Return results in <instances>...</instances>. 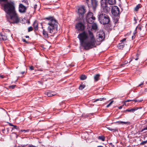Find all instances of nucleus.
I'll return each instance as SVG.
<instances>
[{"mask_svg":"<svg viewBox=\"0 0 147 147\" xmlns=\"http://www.w3.org/2000/svg\"><path fill=\"white\" fill-rule=\"evenodd\" d=\"M29 147H35L34 146H29Z\"/></svg>","mask_w":147,"mask_h":147,"instance_id":"13d9d810","label":"nucleus"},{"mask_svg":"<svg viewBox=\"0 0 147 147\" xmlns=\"http://www.w3.org/2000/svg\"><path fill=\"white\" fill-rule=\"evenodd\" d=\"M119 122V123H123L124 124H127L128 123H129V122H124V121H120V122Z\"/></svg>","mask_w":147,"mask_h":147,"instance_id":"72a5a7b5","label":"nucleus"},{"mask_svg":"<svg viewBox=\"0 0 147 147\" xmlns=\"http://www.w3.org/2000/svg\"><path fill=\"white\" fill-rule=\"evenodd\" d=\"M86 85L82 84L79 86V88L80 90H82L85 87Z\"/></svg>","mask_w":147,"mask_h":147,"instance_id":"393cba45","label":"nucleus"},{"mask_svg":"<svg viewBox=\"0 0 147 147\" xmlns=\"http://www.w3.org/2000/svg\"><path fill=\"white\" fill-rule=\"evenodd\" d=\"M101 5L102 8V12L107 13L110 11V8L107 6V0H102L101 1Z\"/></svg>","mask_w":147,"mask_h":147,"instance_id":"423d86ee","label":"nucleus"},{"mask_svg":"<svg viewBox=\"0 0 147 147\" xmlns=\"http://www.w3.org/2000/svg\"><path fill=\"white\" fill-rule=\"evenodd\" d=\"M80 78L81 80H84L87 77L85 75H82L80 76Z\"/></svg>","mask_w":147,"mask_h":147,"instance_id":"a878e982","label":"nucleus"},{"mask_svg":"<svg viewBox=\"0 0 147 147\" xmlns=\"http://www.w3.org/2000/svg\"><path fill=\"white\" fill-rule=\"evenodd\" d=\"M0 77L1 78H4V76L3 75H0Z\"/></svg>","mask_w":147,"mask_h":147,"instance_id":"37998d69","label":"nucleus"},{"mask_svg":"<svg viewBox=\"0 0 147 147\" xmlns=\"http://www.w3.org/2000/svg\"><path fill=\"white\" fill-rule=\"evenodd\" d=\"M25 37L26 38H29V36H26Z\"/></svg>","mask_w":147,"mask_h":147,"instance_id":"603ef678","label":"nucleus"},{"mask_svg":"<svg viewBox=\"0 0 147 147\" xmlns=\"http://www.w3.org/2000/svg\"><path fill=\"white\" fill-rule=\"evenodd\" d=\"M107 128L109 130L111 131H115V129H112V128H111V127H107Z\"/></svg>","mask_w":147,"mask_h":147,"instance_id":"c85d7f7f","label":"nucleus"},{"mask_svg":"<svg viewBox=\"0 0 147 147\" xmlns=\"http://www.w3.org/2000/svg\"><path fill=\"white\" fill-rule=\"evenodd\" d=\"M9 125L10 126H14V125H13L11 123H9Z\"/></svg>","mask_w":147,"mask_h":147,"instance_id":"c03bdc74","label":"nucleus"},{"mask_svg":"<svg viewBox=\"0 0 147 147\" xmlns=\"http://www.w3.org/2000/svg\"><path fill=\"white\" fill-rule=\"evenodd\" d=\"M7 0H0V1L6 2Z\"/></svg>","mask_w":147,"mask_h":147,"instance_id":"a19ab883","label":"nucleus"},{"mask_svg":"<svg viewBox=\"0 0 147 147\" xmlns=\"http://www.w3.org/2000/svg\"><path fill=\"white\" fill-rule=\"evenodd\" d=\"M146 130H147V126L144 127L140 131L141 132H142Z\"/></svg>","mask_w":147,"mask_h":147,"instance_id":"c756f323","label":"nucleus"},{"mask_svg":"<svg viewBox=\"0 0 147 147\" xmlns=\"http://www.w3.org/2000/svg\"><path fill=\"white\" fill-rule=\"evenodd\" d=\"M88 37L87 34L84 31L79 34L78 36L80 40L81 45L84 48V49L86 50L89 49L88 40H86Z\"/></svg>","mask_w":147,"mask_h":147,"instance_id":"7ed1b4c3","label":"nucleus"},{"mask_svg":"<svg viewBox=\"0 0 147 147\" xmlns=\"http://www.w3.org/2000/svg\"><path fill=\"white\" fill-rule=\"evenodd\" d=\"M141 7V5L140 4H138L135 8L134 10L136 11H138V9Z\"/></svg>","mask_w":147,"mask_h":147,"instance_id":"b1692460","label":"nucleus"},{"mask_svg":"<svg viewBox=\"0 0 147 147\" xmlns=\"http://www.w3.org/2000/svg\"><path fill=\"white\" fill-rule=\"evenodd\" d=\"M146 132V131H145L144 132V133H145V132Z\"/></svg>","mask_w":147,"mask_h":147,"instance_id":"680f3d73","label":"nucleus"},{"mask_svg":"<svg viewBox=\"0 0 147 147\" xmlns=\"http://www.w3.org/2000/svg\"><path fill=\"white\" fill-rule=\"evenodd\" d=\"M98 28L96 24L95 23H93L92 25V29L96 31Z\"/></svg>","mask_w":147,"mask_h":147,"instance_id":"aec40b11","label":"nucleus"},{"mask_svg":"<svg viewBox=\"0 0 147 147\" xmlns=\"http://www.w3.org/2000/svg\"><path fill=\"white\" fill-rule=\"evenodd\" d=\"M128 62H127V61H125L124 62V63L123 64H121V66H123L125 64H127V63Z\"/></svg>","mask_w":147,"mask_h":147,"instance_id":"e433bc0d","label":"nucleus"},{"mask_svg":"<svg viewBox=\"0 0 147 147\" xmlns=\"http://www.w3.org/2000/svg\"><path fill=\"white\" fill-rule=\"evenodd\" d=\"M88 32L90 38L89 40H88V47L89 48V49L96 47L95 43L96 41L94 37L93 34L91 31L89 30Z\"/></svg>","mask_w":147,"mask_h":147,"instance_id":"39448f33","label":"nucleus"},{"mask_svg":"<svg viewBox=\"0 0 147 147\" xmlns=\"http://www.w3.org/2000/svg\"><path fill=\"white\" fill-rule=\"evenodd\" d=\"M5 130V129H2V131L3 132Z\"/></svg>","mask_w":147,"mask_h":147,"instance_id":"bf43d9fd","label":"nucleus"},{"mask_svg":"<svg viewBox=\"0 0 147 147\" xmlns=\"http://www.w3.org/2000/svg\"><path fill=\"white\" fill-rule=\"evenodd\" d=\"M19 11L21 13H24L26 12L27 8L24 6L23 4L20 3L18 7Z\"/></svg>","mask_w":147,"mask_h":147,"instance_id":"9d476101","label":"nucleus"},{"mask_svg":"<svg viewBox=\"0 0 147 147\" xmlns=\"http://www.w3.org/2000/svg\"><path fill=\"white\" fill-rule=\"evenodd\" d=\"M86 12L85 7L83 6L79 7L78 9V14L81 18H83L84 14Z\"/></svg>","mask_w":147,"mask_h":147,"instance_id":"0eeeda50","label":"nucleus"},{"mask_svg":"<svg viewBox=\"0 0 147 147\" xmlns=\"http://www.w3.org/2000/svg\"><path fill=\"white\" fill-rule=\"evenodd\" d=\"M105 99H106L105 98H100V99H96L95 100H94V102H96L97 101H98L99 100H100V101H102V100H105Z\"/></svg>","mask_w":147,"mask_h":147,"instance_id":"cd10ccee","label":"nucleus"},{"mask_svg":"<svg viewBox=\"0 0 147 147\" xmlns=\"http://www.w3.org/2000/svg\"><path fill=\"white\" fill-rule=\"evenodd\" d=\"M94 17L93 16V13L91 12H89L88 13L86 16V19H87L89 18H93Z\"/></svg>","mask_w":147,"mask_h":147,"instance_id":"f3484780","label":"nucleus"},{"mask_svg":"<svg viewBox=\"0 0 147 147\" xmlns=\"http://www.w3.org/2000/svg\"><path fill=\"white\" fill-rule=\"evenodd\" d=\"M143 83H144V82H142V83L141 84H139V85H138V86H141V85H142L143 84Z\"/></svg>","mask_w":147,"mask_h":147,"instance_id":"8fccbe9b","label":"nucleus"},{"mask_svg":"<svg viewBox=\"0 0 147 147\" xmlns=\"http://www.w3.org/2000/svg\"><path fill=\"white\" fill-rule=\"evenodd\" d=\"M123 106L122 105V106H121L119 107H118L119 109H122L123 107Z\"/></svg>","mask_w":147,"mask_h":147,"instance_id":"79ce46f5","label":"nucleus"},{"mask_svg":"<svg viewBox=\"0 0 147 147\" xmlns=\"http://www.w3.org/2000/svg\"><path fill=\"white\" fill-rule=\"evenodd\" d=\"M33 26L35 30H37L38 29V22L35 21L33 24Z\"/></svg>","mask_w":147,"mask_h":147,"instance_id":"2eb2a0df","label":"nucleus"},{"mask_svg":"<svg viewBox=\"0 0 147 147\" xmlns=\"http://www.w3.org/2000/svg\"><path fill=\"white\" fill-rule=\"evenodd\" d=\"M134 101L135 102H138V101L137 100H134Z\"/></svg>","mask_w":147,"mask_h":147,"instance_id":"6e6d98bb","label":"nucleus"},{"mask_svg":"<svg viewBox=\"0 0 147 147\" xmlns=\"http://www.w3.org/2000/svg\"><path fill=\"white\" fill-rule=\"evenodd\" d=\"M140 55L138 54H137L136 55V57H137V58H138L139 56Z\"/></svg>","mask_w":147,"mask_h":147,"instance_id":"49530a36","label":"nucleus"},{"mask_svg":"<svg viewBox=\"0 0 147 147\" xmlns=\"http://www.w3.org/2000/svg\"><path fill=\"white\" fill-rule=\"evenodd\" d=\"M16 86L15 85H12L11 86H9V88H11L12 89H13L15 88V87Z\"/></svg>","mask_w":147,"mask_h":147,"instance_id":"c9c22d12","label":"nucleus"},{"mask_svg":"<svg viewBox=\"0 0 147 147\" xmlns=\"http://www.w3.org/2000/svg\"><path fill=\"white\" fill-rule=\"evenodd\" d=\"M131 101V100H127L125 101V102H129L130 101Z\"/></svg>","mask_w":147,"mask_h":147,"instance_id":"09e8293b","label":"nucleus"},{"mask_svg":"<svg viewBox=\"0 0 147 147\" xmlns=\"http://www.w3.org/2000/svg\"><path fill=\"white\" fill-rule=\"evenodd\" d=\"M146 143H147V140H146Z\"/></svg>","mask_w":147,"mask_h":147,"instance_id":"e2e57ef3","label":"nucleus"},{"mask_svg":"<svg viewBox=\"0 0 147 147\" xmlns=\"http://www.w3.org/2000/svg\"><path fill=\"white\" fill-rule=\"evenodd\" d=\"M97 41L98 42H102L105 38V34L102 31H100L97 33Z\"/></svg>","mask_w":147,"mask_h":147,"instance_id":"6e6552de","label":"nucleus"},{"mask_svg":"<svg viewBox=\"0 0 147 147\" xmlns=\"http://www.w3.org/2000/svg\"><path fill=\"white\" fill-rule=\"evenodd\" d=\"M22 40L24 42H25L26 43H28L26 41V40L25 39H22Z\"/></svg>","mask_w":147,"mask_h":147,"instance_id":"ea45409f","label":"nucleus"},{"mask_svg":"<svg viewBox=\"0 0 147 147\" xmlns=\"http://www.w3.org/2000/svg\"><path fill=\"white\" fill-rule=\"evenodd\" d=\"M37 7V5H35L34 6V8L35 9Z\"/></svg>","mask_w":147,"mask_h":147,"instance_id":"de8ad7c7","label":"nucleus"},{"mask_svg":"<svg viewBox=\"0 0 147 147\" xmlns=\"http://www.w3.org/2000/svg\"><path fill=\"white\" fill-rule=\"evenodd\" d=\"M100 75L99 74H97L94 76V79L95 81H97L99 79Z\"/></svg>","mask_w":147,"mask_h":147,"instance_id":"5701e85b","label":"nucleus"},{"mask_svg":"<svg viewBox=\"0 0 147 147\" xmlns=\"http://www.w3.org/2000/svg\"><path fill=\"white\" fill-rule=\"evenodd\" d=\"M29 68L31 70H32L34 69V67L32 66H30Z\"/></svg>","mask_w":147,"mask_h":147,"instance_id":"4c0bfd02","label":"nucleus"},{"mask_svg":"<svg viewBox=\"0 0 147 147\" xmlns=\"http://www.w3.org/2000/svg\"><path fill=\"white\" fill-rule=\"evenodd\" d=\"M95 19V17L93 18H89L86 19L87 22L90 24H92L94 22V20Z\"/></svg>","mask_w":147,"mask_h":147,"instance_id":"ddd939ff","label":"nucleus"},{"mask_svg":"<svg viewBox=\"0 0 147 147\" xmlns=\"http://www.w3.org/2000/svg\"><path fill=\"white\" fill-rule=\"evenodd\" d=\"M1 5L7 14L6 18L8 22L12 23H17L19 22L20 19L16 12L14 1H7L5 3L2 4Z\"/></svg>","mask_w":147,"mask_h":147,"instance_id":"f257e3e1","label":"nucleus"},{"mask_svg":"<svg viewBox=\"0 0 147 147\" xmlns=\"http://www.w3.org/2000/svg\"><path fill=\"white\" fill-rule=\"evenodd\" d=\"M25 73L24 71H23L21 72V74H23Z\"/></svg>","mask_w":147,"mask_h":147,"instance_id":"5fc2aeb1","label":"nucleus"},{"mask_svg":"<svg viewBox=\"0 0 147 147\" xmlns=\"http://www.w3.org/2000/svg\"><path fill=\"white\" fill-rule=\"evenodd\" d=\"M138 29H139L140 30H141V27H139L138 28Z\"/></svg>","mask_w":147,"mask_h":147,"instance_id":"3c124183","label":"nucleus"},{"mask_svg":"<svg viewBox=\"0 0 147 147\" xmlns=\"http://www.w3.org/2000/svg\"><path fill=\"white\" fill-rule=\"evenodd\" d=\"M98 20L101 24L106 25L109 23L110 18L108 15L102 13L98 15Z\"/></svg>","mask_w":147,"mask_h":147,"instance_id":"20e7f679","label":"nucleus"},{"mask_svg":"<svg viewBox=\"0 0 147 147\" xmlns=\"http://www.w3.org/2000/svg\"><path fill=\"white\" fill-rule=\"evenodd\" d=\"M33 30V28L32 27L30 26L28 28V31L29 32L32 31Z\"/></svg>","mask_w":147,"mask_h":147,"instance_id":"7c9ffc66","label":"nucleus"},{"mask_svg":"<svg viewBox=\"0 0 147 147\" xmlns=\"http://www.w3.org/2000/svg\"><path fill=\"white\" fill-rule=\"evenodd\" d=\"M126 40V38H124L122 40H121L120 42H123H123L124 41H125Z\"/></svg>","mask_w":147,"mask_h":147,"instance_id":"58836bf2","label":"nucleus"},{"mask_svg":"<svg viewBox=\"0 0 147 147\" xmlns=\"http://www.w3.org/2000/svg\"><path fill=\"white\" fill-rule=\"evenodd\" d=\"M56 94L55 93L51 91H49L47 93V95L48 97H51Z\"/></svg>","mask_w":147,"mask_h":147,"instance_id":"4468645a","label":"nucleus"},{"mask_svg":"<svg viewBox=\"0 0 147 147\" xmlns=\"http://www.w3.org/2000/svg\"><path fill=\"white\" fill-rule=\"evenodd\" d=\"M7 39V36L5 35H3L2 33H0V40H3L4 41Z\"/></svg>","mask_w":147,"mask_h":147,"instance_id":"f8f14e48","label":"nucleus"},{"mask_svg":"<svg viewBox=\"0 0 147 147\" xmlns=\"http://www.w3.org/2000/svg\"><path fill=\"white\" fill-rule=\"evenodd\" d=\"M29 130H30L29 129H28L27 130H21V131L22 132L24 131L25 132H29Z\"/></svg>","mask_w":147,"mask_h":147,"instance_id":"473e14b6","label":"nucleus"},{"mask_svg":"<svg viewBox=\"0 0 147 147\" xmlns=\"http://www.w3.org/2000/svg\"><path fill=\"white\" fill-rule=\"evenodd\" d=\"M113 101H111L107 105L106 107L107 108L109 107L110 106V105L112 104L113 103Z\"/></svg>","mask_w":147,"mask_h":147,"instance_id":"2f4dec72","label":"nucleus"},{"mask_svg":"<svg viewBox=\"0 0 147 147\" xmlns=\"http://www.w3.org/2000/svg\"><path fill=\"white\" fill-rule=\"evenodd\" d=\"M76 28L78 30L82 31L84 29V26L82 23H79L76 26Z\"/></svg>","mask_w":147,"mask_h":147,"instance_id":"9b49d317","label":"nucleus"},{"mask_svg":"<svg viewBox=\"0 0 147 147\" xmlns=\"http://www.w3.org/2000/svg\"><path fill=\"white\" fill-rule=\"evenodd\" d=\"M124 45L125 44L124 43H123V42H121L120 43L118 44V47L119 49H122L124 47Z\"/></svg>","mask_w":147,"mask_h":147,"instance_id":"dca6fc26","label":"nucleus"},{"mask_svg":"<svg viewBox=\"0 0 147 147\" xmlns=\"http://www.w3.org/2000/svg\"><path fill=\"white\" fill-rule=\"evenodd\" d=\"M146 141H143L142 142H141L140 144L141 145H144L146 143Z\"/></svg>","mask_w":147,"mask_h":147,"instance_id":"f704fd0d","label":"nucleus"},{"mask_svg":"<svg viewBox=\"0 0 147 147\" xmlns=\"http://www.w3.org/2000/svg\"><path fill=\"white\" fill-rule=\"evenodd\" d=\"M91 3L93 7H95L97 5V2L95 0H91Z\"/></svg>","mask_w":147,"mask_h":147,"instance_id":"a211bd4d","label":"nucleus"},{"mask_svg":"<svg viewBox=\"0 0 147 147\" xmlns=\"http://www.w3.org/2000/svg\"><path fill=\"white\" fill-rule=\"evenodd\" d=\"M13 128H14V129H17V128H16L17 127V126L16 125H14L13 126Z\"/></svg>","mask_w":147,"mask_h":147,"instance_id":"a18cd8bd","label":"nucleus"},{"mask_svg":"<svg viewBox=\"0 0 147 147\" xmlns=\"http://www.w3.org/2000/svg\"><path fill=\"white\" fill-rule=\"evenodd\" d=\"M97 147H103L102 146H98Z\"/></svg>","mask_w":147,"mask_h":147,"instance_id":"4d7b16f0","label":"nucleus"},{"mask_svg":"<svg viewBox=\"0 0 147 147\" xmlns=\"http://www.w3.org/2000/svg\"><path fill=\"white\" fill-rule=\"evenodd\" d=\"M109 4L113 5L116 3V0H108Z\"/></svg>","mask_w":147,"mask_h":147,"instance_id":"4be33fe9","label":"nucleus"},{"mask_svg":"<svg viewBox=\"0 0 147 147\" xmlns=\"http://www.w3.org/2000/svg\"><path fill=\"white\" fill-rule=\"evenodd\" d=\"M138 59V58H137V57H136V58L135 59V60H137Z\"/></svg>","mask_w":147,"mask_h":147,"instance_id":"864d4df0","label":"nucleus"},{"mask_svg":"<svg viewBox=\"0 0 147 147\" xmlns=\"http://www.w3.org/2000/svg\"><path fill=\"white\" fill-rule=\"evenodd\" d=\"M111 12L112 14L114 16L119 15V8L116 6H114L112 7Z\"/></svg>","mask_w":147,"mask_h":147,"instance_id":"1a4fd4ad","label":"nucleus"},{"mask_svg":"<svg viewBox=\"0 0 147 147\" xmlns=\"http://www.w3.org/2000/svg\"><path fill=\"white\" fill-rule=\"evenodd\" d=\"M46 19L48 21L47 24L48 25L47 29L49 32H48L46 30L43 29L42 34L45 38H48L49 35V33L54 34L56 32L57 30L58 23L53 17L47 18Z\"/></svg>","mask_w":147,"mask_h":147,"instance_id":"f03ea898","label":"nucleus"},{"mask_svg":"<svg viewBox=\"0 0 147 147\" xmlns=\"http://www.w3.org/2000/svg\"><path fill=\"white\" fill-rule=\"evenodd\" d=\"M137 108H133L131 109H126L125 111H127L129 112H132L134 113L135 111L137 110Z\"/></svg>","mask_w":147,"mask_h":147,"instance_id":"412c9836","label":"nucleus"},{"mask_svg":"<svg viewBox=\"0 0 147 147\" xmlns=\"http://www.w3.org/2000/svg\"><path fill=\"white\" fill-rule=\"evenodd\" d=\"M98 139L99 140H101L102 141H104L105 140V138L103 136H99Z\"/></svg>","mask_w":147,"mask_h":147,"instance_id":"bb28decb","label":"nucleus"},{"mask_svg":"<svg viewBox=\"0 0 147 147\" xmlns=\"http://www.w3.org/2000/svg\"><path fill=\"white\" fill-rule=\"evenodd\" d=\"M119 18V15H118L117 16H114V17H113V20L115 23L117 22Z\"/></svg>","mask_w":147,"mask_h":147,"instance_id":"6ab92c4d","label":"nucleus"},{"mask_svg":"<svg viewBox=\"0 0 147 147\" xmlns=\"http://www.w3.org/2000/svg\"><path fill=\"white\" fill-rule=\"evenodd\" d=\"M132 60V59H131L129 63H130V62Z\"/></svg>","mask_w":147,"mask_h":147,"instance_id":"052dcab7","label":"nucleus"}]
</instances>
